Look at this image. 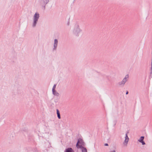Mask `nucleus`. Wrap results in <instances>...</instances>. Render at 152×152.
<instances>
[{"label": "nucleus", "instance_id": "nucleus-6", "mask_svg": "<svg viewBox=\"0 0 152 152\" xmlns=\"http://www.w3.org/2000/svg\"><path fill=\"white\" fill-rule=\"evenodd\" d=\"M58 43V41L57 39H55L54 40V47L55 48H56L57 46Z\"/></svg>", "mask_w": 152, "mask_h": 152}, {"label": "nucleus", "instance_id": "nucleus-11", "mask_svg": "<svg viewBox=\"0 0 152 152\" xmlns=\"http://www.w3.org/2000/svg\"><path fill=\"white\" fill-rule=\"evenodd\" d=\"M141 142L142 145L145 144V142L143 141H142V142Z\"/></svg>", "mask_w": 152, "mask_h": 152}, {"label": "nucleus", "instance_id": "nucleus-16", "mask_svg": "<svg viewBox=\"0 0 152 152\" xmlns=\"http://www.w3.org/2000/svg\"><path fill=\"white\" fill-rule=\"evenodd\" d=\"M128 93V91H127L126 93V94H127Z\"/></svg>", "mask_w": 152, "mask_h": 152}, {"label": "nucleus", "instance_id": "nucleus-12", "mask_svg": "<svg viewBox=\"0 0 152 152\" xmlns=\"http://www.w3.org/2000/svg\"><path fill=\"white\" fill-rule=\"evenodd\" d=\"M128 75H126L125 77V78L126 79L127 78H128Z\"/></svg>", "mask_w": 152, "mask_h": 152}, {"label": "nucleus", "instance_id": "nucleus-2", "mask_svg": "<svg viewBox=\"0 0 152 152\" xmlns=\"http://www.w3.org/2000/svg\"><path fill=\"white\" fill-rule=\"evenodd\" d=\"M39 18V14L38 13H36L34 16V23L33 26H35L37 22V21Z\"/></svg>", "mask_w": 152, "mask_h": 152}, {"label": "nucleus", "instance_id": "nucleus-10", "mask_svg": "<svg viewBox=\"0 0 152 152\" xmlns=\"http://www.w3.org/2000/svg\"><path fill=\"white\" fill-rule=\"evenodd\" d=\"M126 79H125V78H124L123 80V82H124V84L125 82H126Z\"/></svg>", "mask_w": 152, "mask_h": 152}, {"label": "nucleus", "instance_id": "nucleus-5", "mask_svg": "<svg viewBox=\"0 0 152 152\" xmlns=\"http://www.w3.org/2000/svg\"><path fill=\"white\" fill-rule=\"evenodd\" d=\"M56 84L54 85L53 87V89H52V91H53V94L54 95H56V96H57L58 95V93H57V94H56L55 93V89L56 88Z\"/></svg>", "mask_w": 152, "mask_h": 152}, {"label": "nucleus", "instance_id": "nucleus-8", "mask_svg": "<svg viewBox=\"0 0 152 152\" xmlns=\"http://www.w3.org/2000/svg\"><path fill=\"white\" fill-rule=\"evenodd\" d=\"M144 139V137H141L140 138V139L138 140V141L140 142H142V141H143V140Z\"/></svg>", "mask_w": 152, "mask_h": 152}, {"label": "nucleus", "instance_id": "nucleus-9", "mask_svg": "<svg viewBox=\"0 0 152 152\" xmlns=\"http://www.w3.org/2000/svg\"><path fill=\"white\" fill-rule=\"evenodd\" d=\"M81 148L82 152H87V149L86 148L83 147Z\"/></svg>", "mask_w": 152, "mask_h": 152}, {"label": "nucleus", "instance_id": "nucleus-13", "mask_svg": "<svg viewBox=\"0 0 152 152\" xmlns=\"http://www.w3.org/2000/svg\"><path fill=\"white\" fill-rule=\"evenodd\" d=\"M105 146H107L108 145V144H107V143H106L105 144Z\"/></svg>", "mask_w": 152, "mask_h": 152}, {"label": "nucleus", "instance_id": "nucleus-15", "mask_svg": "<svg viewBox=\"0 0 152 152\" xmlns=\"http://www.w3.org/2000/svg\"><path fill=\"white\" fill-rule=\"evenodd\" d=\"M111 152H115V151H111Z\"/></svg>", "mask_w": 152, "mask_h": 152}, {"label": "nucleus", "instance_id": "nucleus-7", "mask_svg": "<svg viewBox=\"0 0 152 152\" xmlns=\"http://www.w3.org/2000/svg\"><path fill=\"white\" fill-rule=\"evenodd\" d=\"M57 116L58 118L59 119H60L61 117L60 115V113L58 109L57 110Z\"/></svg>", "mask_w": 152, "mask_h": 152}, {"label": "nucleus", "instance_id": "nucleus-14", "mask_svg": "<svg viewBox=\"0 0 152 152\" xmlns=\"http://www.w3.org/2000/svg\"><path fill=\"white\" fill-rule=\"evenodd\" d=\"M55 93L56 94H57V93H58L57 92H56V91H55Z\"/></svg>", "mask_w": 152, "mask_h": 152}, {"label": "nucleus", "instance_id": "nucleus-4", "mask_svg": "<svg viewBox=\"0 0 152 152\" xmlns=\"http://www.w3.org/2000/svg\"><path fill=\"white\" fill-rule=\"evenodd\" d=\"M65 152H74V151L72 148H68L65 150Z\"/></svg>", "mask_w": 152, "mask_h": 152}, {"label": "nucleus", "instance_id": "nucleus-3", "mask_svg": "<svg viewBox=\"0 0 152 152\" xmlns=\"http://www.w3.org/2000/svg\"><path fill=\"white\" fill-rule=\"evenodd\" d=\"M129 140V137H128V136L127 135V134H126V136L125 137V142L124 144H125L126 145L128 142Z\"/></svg>", "mask_w": 152, "mask_h": 152}, {"label": "nucleus", "instance_id": "nucleus-1", "mask_svg": "<svg viewBox=\"0 0 152 152\" xmlns=\"http://www.w3.org/2000/svg\"><path fill=\"white\" fill-rule=\"evenodd\" d=\"M85 145V143L82 139H79L77 144L76 146L78 148H82Z\"/></svg>", "mask_w": 152, "mask_h": 152}]
</instances>
